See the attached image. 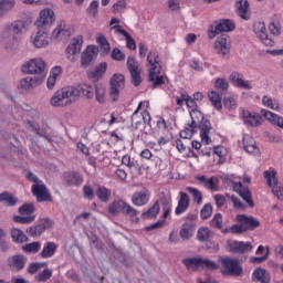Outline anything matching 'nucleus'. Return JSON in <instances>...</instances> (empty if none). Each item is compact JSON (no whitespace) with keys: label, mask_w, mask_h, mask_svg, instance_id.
I'll list each match as a JSON object with an SVG mask.
<instances>
[{"label":"nucleus","mask_w":283,"mask_h":283,"mask_svg":"<svg viewBox=\"0 0 283 283\" xmlns=\"http://www.w3.org/2000/svg\"><path fill=\"white\" fill-rule=\"evenodd\" d=\"M201 268L208 269V271H216L220 269V265L209 259H201Z\"/></svg>","instance_id":"55"},{"label":"nucleus","mask_w":283,"mask_h":283,"mask_svg":"<svg viewBox=\"0 0 283 283\" xmlns=\"http://www.w3.org/2000/svg\"><path fill=\"white\" fill-rule=\"evenodd\" d=\"M36 209L34 208L33 203H24L22 207L19 208V213L21 216H32Z\"/></svg>","instance_id":"51"},{"label":"nucleus","mask_w":283,"mask_h":283,"mask_svg":"<svg viewBox=\"0 0 283 283\" xmlns=\"http://www.w3.org/2000/svg\"><path fill=\"white\" fill-rule=\"evenodd\" d=\"M212 213H213V206H211V203L205 205L200 211V216L202 220H209Z\"/></svg>","instance_id":"54"},{"label":"nucleus","mask_w":283,"mask_h":283,"mask_svg":"<svg viewBox=\"0 0 283 283\" xmlns=\"http://www.w3.org/2000/svg\"><path fill=\"white\" fill-rule=\"evenodd\" d=\"M13 220L19 224H31V222H34V220H36V216H29V217L14 216Z\"/></svg>","instance_id":"56"},{"label":"nucleus","mask_w":283,"mask_h":283,"mask_svg":"<svg viewBox=\"0 0 283 283\" xmlns=\"http://www.w3.org/2000/svg\"><path fill=\"white\" fill-rule=\"evenodd\" d=\"M264 178L266 180V185L271 187L272 193L276 196L277 200H283L282 188L279 187L277 171L275 170H266L264 171Z\"/></svg>","instance_id":"7"},{"label":"nucleus","mask_w":283,"mask_h":283,"mask_svg":"<svg viewBox=\"0 0 283 283\" xmlns=\"http://www.w3.org/2000/svg\"><path fill=\"white\" fill-rule=\"evenodd\" d=\"M111 56L114 61H125V54L118 48L113 49Z\"/></svg>","instance_id":"64"},{"label":"nucleus","mask_w":283,"mask_h":283,"mask_svg":"<svg viewBox=\"0 0 283 283\" xmlns=\"http://www.w3.org/2000/svg\"><path fill=\"white\" fill-rule=\"evenodd\" d=\"M10 33L19 39L21 34H23V30H25V21L17 20L7 27Z\"/></svg>","instance_id":"25"},{"label":"nucleus","mask_w":283,"mask_h":283,"mask_svg":"<svg viewBox=\"0 0 283 283\" xmlns=\"http://www.w3.org/2000/svg\"><path fill=\"white\" fill-rule=\"evenodd\" d=\"M0 202H6L7 207H14L19 199L10 192L0 193Z\"/></svg>","instance_id":"37"},{"label":"nucleus","mask_w":283,"mask_h":283,"mask_svg":"<svg viewBox=\"0 0 283 283\" xmlns=\"http://www.w3.org/2000/svg\"><path fill=\"white\" fill-rule=\"evenodd\" d=\"M209 98L216 109H222V97L220 96V93L212 91L209 93Z\"/></svg>","instance_id":"45"},{"label":"nucleus","mask_w":283,"mask_h":283,"mask_svg":"<svg viewBox=\"0 0 283 283\" xmlns=\"http://www.w3.org/2000/svg\"><path fill=\"white\" fill-rule=\"evenodd\" d=\"M115 29V32L117 34H123V36H125L126 39V46L128 48V50H136V40H134V38H132V34H129L127 31H125V29H123V27L117 25V27H113Z\"/></svg>","instance_id":"28"},{"label":"nucleus","mask_w":283,"mask_h":283,"mask_svg":"<svg viewBox=\"0 0 283 283\" xmlns=\"http://www.w3.org/2000/svg\"><path fill=\"white\" fill-rule=\"evenodd\" d=\"M29 127H31L32 132L36 134V136H41V138H45V140H50V136H48V133L43 129H41V126L34 122H28Z\"/></svg>","instance_id":"43"},{"label":"nucleus","mask_w":283,"mask_h":283,"mask_svg":"<svg viewBox=\"0 0 283 283\" xmlns=\"http://www.w3.org/2000/svg\"><path fill=\"white\" fill-rule=\"evenodd\" d=\"M105 72H107V64L106 62H102L95 67L94 71L88 72V78H101Z\"/></svg>","instance_id":"36"},{"label":"nucleus","mask_w":283,"mask_h":283,"mask_svg":"<svg viewBox=\"0 0 283 283\" xmlns=\"http://www.w3.org/2000/svg\"><path fill=\"white\" fill-rule=\"evenodd\" d=\"M239 196L249 205L250 209L255 207V202H253V197L249 187L242 186V182L239 184Z\"/></svg>","instance_id":"27"},{"label":"nucleus","mask_w":283,"mask_h":283,"mask_svg":"<svg viewBox=\"0 0 283 283\" xmlns=\"http://www.w3.org/2000/svg\"><path fill=\"white\" fill-rule=\"evenodd\" d=\"M127 67H128L129 73L138 72L140 70V66L138 65V61H136V57H134V56L128 57Z\"/></svg>","instance_id":"61"},{"label":"nucleus","mask_w":283,"mask_h":283,"mask_svg":"<svg viewBox=\"0 0 283 283\" xmlns=\"http://www.w3.org/2000/svg\"><path fill=\"white\" fill-rule=\"evenodd\" d=\"M96 42L101 45L102 50H104V55L107 56L109 52H112V45L105 35H101L96 39Z\"/></svg>","instance_id":"44"},{"label":"nucleus","mask_w":283,"mask_h":283,"mask_svg":"<svg viewBox=\"0 0 283 283\" xmlns=\"http://www.w3.org/2000/svg\"><path fill=\"white\" fill-rule=\"evenodd\" d=\"M238 222L243 223V227L247 231H255L258 227H260V220L255 219V217H249L247 214H238Z\"/></svg>","instance_id":"14"},{"label":"nucleus","mask_w":283,"mask_h":283,"mask_svg":"<svg viewBox=\"0 0 283 283\" xmlns=\"http://www.w3.org/2000/svg\"><path fill=\"white\" fill-rule=\"evenodd\" d=\"M41 78L35 77H23L20 80V83L18 85L19 90H22V92H30V90H34V87H39L41 85Z\"/></svg>","instance_id":"18"},{"label":"nucleus","mask_w":283,"mask_h":283,"mask_svg":"<svg viewBox=\"0 0 283 283\" xmlns=\"http://www.w3.org/2000/svg\"><path fill=\"white\" fill-rule=\"evenodd\" d=\"M143 70L130 72V82L135 87H138L143 83V77L140 76Z\"/></svg>","instance_id":"53"},{"label":"nucleus","mask_w":283,"mask_h":283,"mask_svg":"<svg viewBox=\"0 0 283 283\" xmlns=\"http://www.w3.org/2000/svg\"><path fill=\"white\" fill-rule=\"evenodd\" d=\"M254 32L258 34L259 39H264V36H266V25L264 22H256L254 24Z\"/></svg>","instance_id":"52"},{"label":"nucleus","mask_w":283,"mask_h":283,"mask_svg":"<svg viewBox=\"0 0 283 283\" xmlns=\"http://www.w3.org/2000/svg\"><path fill=\"white\" fill-rule=\"evenodd\" d=\"M56 21V15L51 9H44L40 12L39 19L34 25L38 28L35 36H31V41L34 48H48L50 41H48V28Z\"/></svg>","instance_id":"2"},{"label":"nucleus","mask_w":283,"mask_h":283,"mask_svg":"<svg viewBox=\"0 0 283 283\" xmlns=\"http://www.w3.org/2000/svg\"><path fill=\"white\" fill-rule=\"evenodd\" d=\"M229 81L241 90H252L251 82L242 80L238 72H232L229 76Z\"/></svg>","instance_id":"19"},{"label":"nucleus","mask_w":283,"mask_h":283,"mask_svg":"<svg viewBox=\"0 0 283 283\" xmlns=\"http://www.w3.org/2000/svg\"><path fill=\"white\" fill-rule=\"evenodd\" d=\"M214 50L219 56H229L231 52V44L229 43L228 34H222L221 36L217 38L214 42Z\"/></svg>","instance_id":"13"},{"label":"nucleus","mask_w":283,"mask_h":283,"mask_svg":"<svg viewBox=\"0 0 283 283\" xmlns=\"http://www.w3.org/2000/svg\"><path fill=\"white\" fill-rule=\"evenodd\" d=\"M197 129H200V138L202 143H206V145H211V137H209L211 129H213L211 122L206 118V120L197 125Z\"/></svg>","instance_id":"15"},{"label":"nucleus","mask_w":283,"mask_h":283,"mask_svg":"<svg viewBox=\"0 0 283 283\" xmlns=\"http://www.w3.org/2000/svg\"><path fill=\"white\" fill-rule=\"evenodd\" d=\"M193 237V223H184L181 230L179 231V238L184 241H189Z\"/></svg>","instance_id":"29"},{"label":"nucleus","mask_w":283,"mask_h":283,"mask_svg":"<svg viewBox=\"0 0 283 283\" xmlns=\"http://www.w3.org/2000/svg\"><path fill=\"white\" fill-rule=\"evenodd\" d=\"M210 227L222 229V213H217L210 221Z\"/></svg>","instance_id":"63"},{"label":"nucleus","mask_w":283,"mask_h":283,"mask_svg":"<svg viewBox=\"0 0 283 283\" xmlns=\"http://www.w3.org/2000/svg\"><path fill=\"white\" fill-rule=\"evenodd\" d=\"M71 34L70 29L65 27V22H60L52 33V39H70Z\"/></svg>","instance_id":"23"},{"label":"nucleus","mask_w":283,"mask_h":283,"mask_svg":"<svg viewBox=\"0 0 283 283\" xmlns=\"http://www.w3.org/2000/svg\"><path fill=\"white\" fill-rule=\"evenodd\" d=\"M17 0H0V19L6 14V12H10L12 8H14Z\"/></svg>","instance_id":"41"},{"label":"nucleus","mask_w":283,"mask_h":283,"mask_svg":"<svg viewBox=\"0 0 283 283\" xmlns=\"http://www.w3.org/2000/svg\"><path fill=\"white\" fill-rule=\"evenodd\" d=\"M242 116L244 125H249L250 127L262 125V116L260 115H252L249 111H243Z\"/></svg>","instance_id":"20"},{"label":"nucleus","mask_w":283,"mask_h":283,"mask_svg":"<svg viewBox=\"0 0 283 283\" xmlns=\"http://www.w3.org/2000/svg\"><path fill=\"white\" fill-rule=\"evenodd\" d=\"M253 282L271 283V274L262 268H256L252 276Z\"/></svg>","instance_id":"22"},{"label":"nucleus","mask_w":283,"mask_h":283,"mask_svg":"<svg viewBox=\"0 0 283 283\" xmlns=\"http://www.w3.org/2000/svg\"><path fill=\"white\" fill-rule=\"evenodd\" d=\"M95 94L96 101H98V103L105 102V87L103 86V84L95 85Z\"/></svg>","instance_id":"60"},{"label":"nucleus","mask_w":283,"mask_h":283,"mask_svg":"<svg viewBox=\"0 0 283 283\" xmlns=\"http://www.w3.org/2000/svg\"><path fill=\"white\" fill-rule=\"evenodd\" d=\"M243 144H244V150L248 154H254L255 156H260V148H258V146L255 145V143L253 144H247V138L243 139Z\"/></svg>","instance_id":"59"},{"label":"nucleus","mask_w":283,"mask_h":283,"mask_svg":"<svg viewBox=\"0 0 283 283\" xmlns=\"http://www.w3.org/2000/svg\"><path fill=\"white\" fill-rule=\"evenodd\" d=\"M161 67H163V65H160V63L150 66V69L148 70V72H149L148 81H154L155 76H160Z\"/></svg>","instance_id":"62"},{"label":"nucleus","mask_w":283,"mask_h":283,"mask_svg":"<svg viewBox=\"0 0 283 283\" xmlns=\"http://www.w3.org/2000/svg\"><path fill=\"white\" fill-rule=\"evenodd\" d=\"M202 259L199 258H189L184 259L182 263L187 268L188 271H198L199 266H201Z\"/></svg>","instance_id":"35"},{"label":"nucleus","mask_w":283,"mask_h":283,"mask_svg":"<svg viewBox=\"0 0 283 283\" xmlns=\"http://www.w3.org/2000/svg\"><path fill=\"white\" fill-rule=\"evenodd\" d=\"M45 266H48V263L45 262H34L29 265L27 271L30 275H36V273H39L41 269H45Z\"/></svg>","instance_id":"47"},{"label":"nucleus","mask_w":283,"mask_h":283,"mask_svg":"<svg viewBox=\"0 0 283 283\" xmlns=\"http://www.w3.org/2000/svg\"><path fill=\"white\" fill-rule=\"evenodd\" d=\"M31 191L33 196H35L38 202H52V195H50L48 187L43 185V181L34 184Z\"/></svg>","instance_id":"10"},{"label":"nucleus","mask_w":283,"mask_h":283,"mask_svg":"<svg viewBox=\"0 0 283 283\" xmlns=\"http://www.w3.org/2000/svg\"><path fill=\"white\" fill-rule=\"evenodd\" d=\"M223 107H226V109H229V112H233V109L238 107V102L235 101V97L233 96L224 97Z\"/></svg>","instance_id":"49"},{"label":"nucleus","mask_w":283,"mask_h":283,"mask_svg":"<svg viewBox=\"0 0 283 283\" xmlns=\"http://www.w3.org/2000/svg\"><path fill=\"white\" fill-rule=\"evenodd\" d=\"M17 41H19V38L13 35L10 32V29L8 27L2 31L0 43L3 44L6 50H10V48H14L17 45Z\"/></svg>","instance_id":"16"},{"label":"nucleus","mask_w":283,"mask_h":283,"mask_svg":"<svg viewBox=\"0 0 283 283\" xmlns=\"http://www.w3.org/2000/svg\"><path fill=\"white\" fill-rule=\"evenodd\" d=\"M132 201L136 207H143V205L149 202V195H147V192H135L132 197Z\"/></svg>","instance_id":"33"},{"label":"nucleus","mask_w":283,"mask_h":283,"mask_svg":"<svg viewBox=\"0 0 283 283\" xmlns=\"http://www.w3.org/2000/svg\"><path fill=\"white\" fill-rule=\"evenodd\" d=\"M262 102H263V105H265V107H270V109H275V111L280 109V104L266 95L263 96Z\"/></svg>","instance_id":"58"},{"label":"nucleus","mask_w":283,"mask_h":283,"mask_svg":"<svg viewBox=\"0 0 283 283\" xmlns=\"http://www.w3.org/2000/svg\"><path fill=\"white\" fill-rule=\"evenodd\" d=\"M96 59H98V46L88 45L81 55L82 67H90V65H94V61Z\"/></svg>","instance_id":"8"},{"label":"nucleus","mask_w":283,"mask_h":283,"mask_svg":"<svg viewBox=\"0 0 283 283\" xmlns=\"http://www.w3.org/2000/svg\"><path fill=\"white\" fill-rule=\"evenodd\" d=\"M95 193L101 202H107L109 200V197L112 196V190L98 186Z\"/></svg>","instance_id":"40"},{"label":"nucleus","mask_w":283,"mask_h":283,"mask_svg":"<svg viewBox=\"0 0 283 283\" xmlns=\"http://www.w3.org/2000/svg\"><path fill=\"white\" fill-rule=\"evenodd\" d=\"M222 266H224L228 271V275H234L235 277H240L244 270L240 266V261L233 260L230 258H223L221 260Z\"/></svg>","instance_id":"11"},{"label":"nucleus","mask_w":283,"mask_h":283,"mask_svg":"<svg viewBox=\"0 0 283 283\" xmlns=\"http://www.w3.org/2000/svg\"><path fill=\"white\" fill-rule=\"evenodd\" d=\"M23 74L34 75L33 78H40L41 83L45 81L48 71L45 70V62L41 59H32L22 66Z\"/></svg>","instance_id":"3"},{"label":"nucleus","mask_w":283,"mask_h":283,"mask_svg":"<svg viewBox=\"0 0 283 283\" xmlns=\"http://www.w3.org/2000/svg\"><path fill=\"white\" fill-rule=\"evenodd\" d=\"M22 251L24 253H36L38 251H41V242L34 241L32 243H28L22 247Z\"/></svg>","instance_id":"46"},{"label":"nucleus","mask_w":283,"mask_h":283,"mask_svg":"<svg viewBox=\"0 0 283 283\" xmlns=\"http://www.w3.org/2000/svg\"><path fill=\"white\" fill-rule=\"evenodd\" d=\"M52 228V220L50 219H42L39 224L35 226L38 231V235H41L46 229Z\"/></svg>","instance_id":"48"},{"label":"nucleus","mask_w":283,"mask_h":283,"mask_svg":"<svg viewBox=\"0 0 283 283\" xmlns=\"http://www.w3.org/2000/svg\"><path fill=\"white\" fill-rule=\"evenodd\" d=\"M145 128V123L143 119H140V116L137 115V117L134 120V115L132 116V129L133 132H138Z\"/></svg>","instance_id":"57"},{"label":"nucleus","mask_w":283,"mask_h":283,"mask_svg":"<svg viewBox=\"0 0 283 283\" xmlns=\"http://www.w3.org/2000/svg\"><path fill=\"white\" fill-rule=\"evenodd\" d=\"M211 238H213V232L211 231V229H209L207 227H201L198 229L197 240L199 242H209V240H211Z\"/></svg>","instance_id":"32"},{"label":"nucleus","mask_w":283,"mask_h":283,"mask_svg":"<svg viewBox=\"0 0 283 283\" xmlns=\"http://www.w3.org/2000/svg\"><path fill=\"white\" fill-rule=\"evenodd\" d=\"M180 199L178 201V206L175 210L176 216H180L189 209V195L186 192H180Z\"/></svg>","instance_id":"24"},{"label":"nucleus","mask_w":283,"mask_h":283,"mask_svg":"<svg viewBox=\"0 0 283 283\" xmlns=\"http://www.w3.org/2000/svg\"><path fill=\"white\" fill-rule=\"evenodd\" d=\"M261 114L269 123H272V125H276V127H281L283 129V118L275 115V113H271V111L262 109Z\"/></svg>","instance_id":"26"},{"label":"nucleus","mask_w":283,"mask_h":283,"mask_svg":"<svg viewBox=\"0 0 283 283\" xmlns=\"http://www.w3.org/2000/svg\"><path fill=\"white\" fill-rule=\"evenodd\" d=\"M7 262H8V266L15 269V271H23V269H25V263L28 262V258H25V255L23 254H15L13 256H9Z\"/></svg>","instance_id":"17"},{"label":"nucleus","mask_w":283,"mask_h":283,"mask_svg":"<svg viewBox=\"0 0 283 283\" xmlns=\"http://www.w3.org/2000/svg\"><path fill=\"white\" fill-rule=\"evenodd\" d=\"M196 129H198L197 126H193V124H188V126L180 132L179 136L186 140H191V138H193V134H196Z\"/></svg>","instance_id":"42"},{"label":"nucleus","mask_w":283,"mask_h":283,"mask_svg":"<svg viewBox=\"0 0 283 283\" xmlns=\"http://www.w3.org/2000/svg\"><path fill=\"white\" fill-rule=\"evenodd\" d=\"M190 118L192 127H198V125H200L203 120L207 119L205 118V115H202V113L198 109H192L190 112Z\"/></svg>","instance_id":"38"},{"label":"nucleus","mask_w":283,"mask_h":283,"mask_svg":"<svg viewBox=\"0 0 283 283\" xmlns=\"http://www.w3.org/2000/svg\"><path fill=\"white\" fill-rule=\"evenodd\" d=\"M64 180L69 187H78L83 185V177L76 171L65 172Z\"/></svg>","instance_id":"21"},{"label":"nucleus","mask_w":283,"mask_h":283,"mask_svg":"<svg viewBox=\"0 0 283 283\" xmlns=\"http://www.w3.org/2000/svg\"><path fill=\"white\" fill-rule=\"evenodd\" d=\"M160 213V203L156 201L153 207L148 209V211L144 212L142 217L144 220H147L149 218H157V216Z\"/></svg>","instance_id":"39"},{"label":"nucleus","mask_w":283,"mask_h":283,"mask_svg":"<svg viewBox=\"0 0 283 283\" xmlns=\"http://www.w3.org/2000/svg\"><path fill=\"white\" fill-rule=\"evenodd\" d=\"M125 87V75L120 73H115L111 77V88H109V95L113 101V103H116L118 101V96H120V90Z\"/></svg>","instance_id":"6"},{"label":"nucleus","mask_w":283,"mask_h":283,"mask_svg":"<svg viewBox=\"0 0 283 283\" xmlns=\"http://www.w3.org/2000/svg\"><path fill=\"white\" fill-rule=\"evenodd\" d=\"M108 211L113 216H118V213H124V216H129V218L138 216V210L134 209L132 206L123 200L114 201L108 207Z\"/></svg>","instance_id":"5"},{"label":"nucleus","mask_w":283,"mask_h":283,"mask_svg":"<svg viewBox=\"0 0 283 283\" xmlns=\"http://www.w3.org/2000/svg\"><path fill=\"white\" fill-rule=\"evenodd\" d=\"M238 14L244 21H249V19H251V11H249V0L239 1Z\"/></svg>","instance_id":"30"},{"label":"nucleus","mask_w":283,"mask_h":283,"mask_svg":"<svg viewBox=\"0 0 283 283\" xmlns=\"http://www.w3.org/2000/svg\"><path fill=\"white\" fill-rule=\"evenodd\" d=\"M52 269H44L42 272L35 275L36 282H48L52 277Z\"/></svg>","instance_id":"50"},{"label":"nucleus","mask_w":283,"mask_h":283,"mask_svg":"<svg viewBox=\"0 0 283 283\" xmlns=\"http://www.w3.org/2000/svg\"><path fill=\"white\" fill-rule=\"evenodd\" d=\"M227 247L230 253L244 254L249 253V251H253V244H251V242L228 240Z\"/></svg>","instance_id":"9"},{"label":"nucleus","mask_w":283,"mask_h":283,"mask_svg":"<svg viewBox=\"0 0 283 283\" xmlns=\"http://www.w3.org/2000/svg\"><path fill=\"white\" fill-rule=\"evenodd\" d=\"M81 94L88 98V101L94 98L95 86L90 84H82L77 87L65 86L54 94L51 98V105L53 107H67V105L76 103L81 98Z\"/></svg>","instance_id":"1"},{"label":"nucleus","mask_w":283,"mask_h":283,"mask_svg":"<svg viewBox=\"0 0 283 283\" xmlns=\"http://www.w3.org/2000/svg\"><path fill=\"white\" fill-rule=\"evenodd\" d=\"M233 30H235V23L232 20H217L209 27V39H216L220 32H233Z\"/></svg>","instance_id":"4"},{"label":"nucleus","mask_w":283,"mask_h":283,"mask_svg":"<svg viewBox=\"0 0 283 283\" xmlns=\"http://www.w3.org/2000/svg\"><path fill=\"white\" fill-rule=\"evenodd\" d=\"M57 245L54 242H46L40 253L41 258H52L56 253Z\"/></svg>","instance_id":"34"},{"label":"nucleus","mask_w":283,"mask_h":283,"mask_svg":"<svg viewBox=\"0 0 283 283\" xmlns=\"http://www.w3.org/2000/svg\"><path fill=\"white\" fill-rule=\"evenodd\" d=\"M81 48H83V35H77L73 38L72 43L66 48L69 61L75 63L76 54H81Z\"/></svg>","instance_id":"12"},{"label":"nucleus","mask_w":283,"mask_h":283,"mask_svg":"<svg viewBox=\"0 0 283 283\" xmlns=\"http://www.w3.org/2000/svg\"><path fill=\"white\" fill-rule=\"evenodd\" d=\"M11 239L17 244H23V242H28V240H29L28 235L25 233H23V230L18 229V228H13L11 230Z\"/></svg>","instance_id":"31"}]
</instances>
